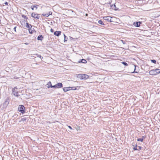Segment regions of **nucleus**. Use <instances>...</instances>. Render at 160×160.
<instances>
[{
    "label": "nucleus",
    "mask_w": 160,
    "mask_h": 160,
    "mask_svg": "<svg viewBox=\"0 0 160 160\" xmlns=\"http://www.w3.org/2000/svg\"><path fill=\"white\" fill-rule=\"evenodd\" d=\"M89 77V76L86 74H78V77L81 79H87Z\"/></svg>",
    "instance_id": "f257e3e1"
},
{
    "label": "nucleus",
    "mask_w": 160,
    "mask_h": 160,
    "mask_svg": "<svg viewBox=\"0 0 160 160\" xmlns=\"http://www.w3.org/2000/svg\"><path fill=\"white\" fill-rule=\"evenodd\" d=\"M25 108L23 105H19L18 109V111L22 113L25 112Z\"/></svg>",
    "instance_id": "f03ea898"
},
{
    "label": "nucleus",
    "mask_w": 160,
    "mask_h": 160,
    "mask_svg": "<svg viewBox=\"0 0 160 160\" xmlns=\"http://www.w3.org/2000/svg\"><path fill=\"white\" fill-rule=\"evenodd\" d=\"M62 84L61 83L59 82L53 86L51 85V88H62Z\"/></svg>",
    "instance_id": "7ed1b4c3"
},
{
    "label": "nucleus",
    "mask_w": 160,
    "mask_h": 160,
    "mask_svg": "<svg viewBox=\"0 0 160 160\" xmlns=\"http://www.w3.org/2000/svg\"><path fill=\"white\" fill-rule=\"evenodd\" d=\"M17 89V88L15 87L14 88L12 89V93L13 95L15 97H18L19 95L18 94V91L16 90L15 89Z\"/></svg>",
    "instance_id": "20e7f679"
},
{
    "label": "nucleus",
    "mask_w": 160,
    "mask_h": 160,
    "mask_svg": "<svg viewBox=\"0 0 160 160\" xmlns=\"http://www.w3.org/2000/svg\"><path fill=\"white\" fill-rule=\"evenodd\" d=\"M31 16L33 18H36L37 19H39L40 18L39 14H36L35 12H32V13Z\"/></svg>",
    "instance_id": "39448f33"
},
{
    "label": "nucleus",
    "mask_w": 160,
    "mask_h": 160,
    "mask_svg": "<svg viewBox=\"0 0 160 160\" xmlns=\"http://www.w3.org/2000/svg\"><path fill=\"white\" fill-rule=\"evenodd\" d=\"M149 74L151 75H155L157 74V72L155 69H153L149 71Z\"/></svg>",
    "instance_id": "423d86ee"
},
{
    "label": "nucleus",
    "mask_w": 160,
    "mask_h": 160,
    "mask_svg": "<svg viewBox=\"0 0 160 160\" xmlns=\"http://www.w3.org/2000/svg\"><path fill=\"white\" fill-rule=\"evenodd\" d=\"M111 18H112V17H111L109 16H106V17H103V18L104 20H107L108 21L110 22H111L112 21L111 20Z\"/></svg>",
    "instance_id": "0eeeda50"
},
{
    "label": "nucleus",
    "mask_w": 160,
    "mask_h": 160,
    "mask_svg": "<svg viewBox=\"0 0 160 160\" xmlns=\"http://www.w3.org/2000/svg\"><path fill=\"white\" fill-rule=\"evenodd\" d=\"M52 12L51 11H49L47 13H43L42 15L47 17H48L50 15H52Z\"/></svg>",
    "instance_id": "6e6552de"
},
{
    "label": "nucleus",
    "mask_w": 160,
    "mask_h": 160,
    "mask_svg": "<svg viewBox=\"0 0 160 160\" xmlns=\"http://www.w3.org/2000/svg\"><path fill=\"white\" fill-rule=\"evenodd\" d=\"M28 118L26 117H23L21 119V120L19 121L20 122H24L26 121L27 120V122L28 121Z\"/></svg>",
    "instance_id": "1a4fd4ad"
},
{
    "label": "nucleus",
    "mask_w": 160,
    "mask_h": 160,
    "mask_svg": "<svg viewBox=\"0 0 160 160\" xmlns=\"http://www.w3.org/2000/svg\"><path fill=\"white\" fill-rule=\"evenodd\" d=\"M71 87H66L63 88V90L64 92H66L68 91L71 90Z\"/></svg>",
    "instance_id": "9d476101"
},
{
    "label": "nucleus",
    "mask_w": 160,
    "mask_h": 160,
    "mask_svg": "<svg viewBox=\"0 0 160 160\" xmlns=\"http://www.w3.org/2000/svg\"><path fill=\"white\" fill-rule=\"evenodd\" d=\"M61 33V32L60 31H57L54 32V34L57 36H59L60 35Z\"/></svg>",
    "instance_id": "9b49d317"
},
{
    "label": "nucleus",
    "mask_w": 160,
    "mask_h": 160,
    "mask_svg": "<svg viewBox=\"0 0 160 160\" xmlns=\"http://www.w3.org/2000/svg\"><path fill=\"white\" fill-rule=\"evenodd\" d=\"M141 23V22H134L133 23V25L136 27H139L140 24Z\"/></svg>",
    "instance_id": "f8f14e48"
},
{
    "label": "nucleus",
    "mask_w": 160,
    "mask_h": 160,
    "mask_svg": "<svg viewBox=\"0 0 160 160\" xmlns=\"http://www.w3.org/2000/svg\"><path fill=\"white\" fill-rule=\"evenodd\" d=\"M43 37L42 36V35H39L37 39L38 40L42 41V39H43Z\"/></svg>",
    "instance_id": "ddd939ff"
},
{
    "label": "nucleus",
    "mask_w": 160,
    "mask_h": 160,
    "mask_svg": "<svg viewBox=\"0 0 160 160\" xmlns=\"http://www.w3.org/2000/svg\"><path fill=\"white\" fill-rule=\"evenodd\" d=\"M26 27L29 29H30L32 28V25L31 24L28 23H26Z\"/></svg>",
    "instance_id": "4468645a"
},
{
    "label": "nucleus",
    "mask_w": 160,
    "mask_h": 160,
    "mask_svg": "<svg viewBox=\"0 0 160 160\" xmlns=\"http://www.w3.org/2000/svg\"><path fill=\"white\" fill-rule=\"evenodd\" d=\"M78 62H82L84 63H86L87 62V61L84 59H82L80 61Z\"/></svg>",
    "instance_id": "2eb2a0df"
},
{
    "label": "nucleus",
    "mask_w": 160,
    "mask_h": 160,
    "mask_svg": "<svg viewBox=\"0 0 160 160\" xmlns=\"http://www.w3.org/2000/svg\"><path fill=\"white\" fill-rule=\"evenodd\" d=\"M142 138H138L137 139L138 141H141V142H142L143 141V138H144L145 137L144 136H143Z\"/></svg>",
    "instance_id": "dca6fc26"
},
{
    "label": "nucleus",
    "mask_w": 160,
    "mask_h": 160,
    "mask_svg": "<svg viewBox=\"0 0 160 160\" xmlns=\"http://www.w3.org/2000/svg\"><path fill=\"white\" fill-rule=\"evenodd\" d=\"M64 42H65L66 41H67L68 40V38L65 36V35L64 34Z\"/></svg>",
    "instance_id": "f3484780"
},
{
    "label": "nucleus",
    "mask_w": 160,
    "mask_h": 160,
    "mask_svg": "<svg viewBox=\"0 0 160 160\" xmlns=\"http://www.w3.org/2000/svg\"><path fill=\"white\" fill-rule=\"evenodd\" d=\"M98 23L100 24L104 25V24L102 22V21L101 20H99L98 21Z\"/></svg>",
    "instance_id": "a211bd4d"
},
{
    "label": "nucleus",
    "mask_w": 160,
    "mask_h": 160,
    "mask_svg": "<svg viewBox=\"0 0 160 160\" xmlns=\"http://www.w3.org/2000/svg\"><path fill=\"white\" fill-rule=\"evenodd\" d=\"M22 17L24 19H28V18L26 16L24 15H22Z\"/></svg>",
    "instance_id": "6ab92c4d"
},
{
    "label": "nucleus",
    "mask_w": 160,
    "mask_h": 160,
    "mask_svg": "<svg viewBox=\"0 0 160 160\" xmlns=\"http://www.w3.org/2000/svg\"><path fill=\"white\" fill-rule=\"evenodd\" d=\"M155 70L156 72H157V74L160 73V69H157Z\"/></svg>",
    "instance_id": "aec40b11"
},
{
    "label": "nucleus",
    "mask_w": 160,
    "mask_h": 160,
    "mask_svg": "<svg viewBox=\"0 0 160 160\" xmlns=\"http://www.w3.org/2000/svg\"><path fill=\"white\" fill-rule=\"evenodd\" d=\"M51 85H52V84L50 82H48V83L47 84V85L48 86V88H49L50 87H51Z\"/></svg>",
    "instance_id": "412c9836"
},
{
    "label": "nucleus",
    "mask_w": 160,
    "mask_h": 160,
    "mask_svg": "<svg viewBox=\"0 0 160 160\" xmlns=\"http://www.w3.org/2000/svg\"><path fill=\"white\" fill-rule=\"evenodd\" d=\"M33 32H34V31L30 29H29V32L31 34H32L33 33Z\"/></svg>",
    "instance_id": "4be33fe9"
},
{
    "label": "nucleus",
    "mask_w": 160,
    "mask_h": 160,
    "mask_svg": "<svg viewBox=\"0 0 160 160\" xmlns=\"http://www.w3.org/2000/svg\"><path fill=\"white\" fill-rule=\"evenodd\" d=\"M38 56V57H39L40 58V60L41 61L42 60V59L43 58V57H41V56L40 55H37Z\"/></svg>",
    "instance_id": "5701e85b"
},
{
    "label": "nucleus",
    "mask_w": 160,
    "mask_h": 160,
    "mask_svg": "<svg viewBox=\"0 0 160 160\" xmlns=\"http://www.w3.org/2000/svg\"><path fill=\"white\" fill-rule=\"evenodd\" d=\"M151 61L152 62L154 63H156V61L155 60H151Z\"/></svg>",
    "instance_id": "b1692460"
},
{
    "label": "nucleus",
    "mask_w": 160,
    "mask_h": 160,
    "mask_svg": "<svg viewBox=\"0 0 160 160\" xmlns=\"http://www.w3.org/2000/svg\"><path fill=\"white\" fill-rule=\"evenodd\" d=\"M122 63L125 66H128V64L126 62H122Z\"/></svg>",
    "instance_id": "393cba45"
},
{
    "label": "nucleus",
    "mask_w": 160,
    "mask_h": 160,
    "mask_svg": "<svg viewBox=\"0 0 160 160\" xmlns=\"http://www.w3.org/2000/svg\"><path fill=\"white\" fill-rule=\"evenodd\" d=\"M137 145H136V146L135 147L133 148V149L135 150H138V149H137Z\"/></svg>",
    "instance_id": "a878e982"
},
{
    "label": "nucleus",
    "mask_w": 160,
    "mask_h": 160,
    "mask_svg": "<svg viewBox=\"0 0 160 160\" xmlns=\"http://www.w3.org/2000/svg\"><path fill=\"white\" fill-rule=\"evenodd\" d=\"M133 67H134V71L133 72H132V73H133V72H136V73H137V72H135V69H136V66L135 65H134Z\"/></svg>",
    "instance_id": "bb28decb"
},
{
    "label": "nucleus",
    "mask_w": 160,
    "mask_h": 160,
    "mask_svg": "<svg viewBox=\"0 0 160 160\" xmlns=\"http://www.w3.org/2000/svg\"><path fill=\"white\" fill-rule=\"evenodd\" d=\"M38 6V5H34V8H35L36 9H37L38 8H37V6Z\"/></svg>",
    "instance_id": "cd10ccee"
},
{
    "label": "nucleus",
    "mask_w": 160,
    "mask_h": 160,
    "mask_svg": "<svg viewBox=\"0 0 160 160\" xmlns=\"http://www.w3.org/2000/svg\"><path fill=\"white\" fill-rule=\"evenodd\" d=\"M31 9H32V10H34V5H32L31 6Z\"/></svg>",
    "instance_id": "c85d7f7f"
},
{
    "label": "nucleus",
    "mask_w": 160,
    "mask_h": 160,
    "mask_svg": "<svg viewBox=\"0 0 160 160\" xmlns=\"http://www.w3.org/2000/svg\"><path fill=\"white\" fill-rule=\"evenodd\" d=\"M73 88L72 87H71V90H75L76 89V88Z\"/></svg>",
    "instance_id": "c756f323"
},
{
    "label": "nucleus",
    "mask_w": 160,
    "mask_h": 160,
    "mask_svg": "<svg viewBox=\"0 0 160 160\" xmlns=\"http://www.w3.org/2000/svg\"><path fill=\"white\" fill-rule=\"evenodd\" d=\"M17 28V27H15L14 28V31H15V32H16V28Z\"/></svg>",
    "instance_id": "7c9ffc66"
},
{
    "label": "nucleus",
    "mask_w": 160,
    "mask_h": 160,
    "mask_svg": "<svg viewBox=\"0 0 160 160\" xmlns=\"http://www.w3.org/2000/svg\"><path fill=\"white\" fill-rule=\"evenodd\" d=\"M50 31L52 32H54V31L53 30V29H51V30H50Z\"/></svg>",
    "instance_id": "2f4dec72"
},
{
    "label": "nucleus",
    "mask_w": 160,
    "mask_h": 160,
    "mask_svg": "<svg viewBox=\"0 0 160 160\" xmlns=\"http://www.w3.org/2000/svg\"><path fill=\"white\" fill-rule=\"evenodd\" d=\"M6 5H8V2H5V3H4Z\"/></svg>",
    "instance_id": "473e14b6"
},
{
    "label": "nucleus",
    "mask_w": 160,
    "mask_h": 160,
    "mask_svg": "<svg viewBox=\"0 0 160 160\" xmlns=\"http://www.w3.org/2000/svg\"><path fill=\"white\" fill-rule=\"evenodd\" d=\"M138 150H140L141 148V147L140 146H138Z\"/></svg>",
    "instance_id": "72a5a7b5"
},
{
    "label": "nucleus",
    "mask_w": 160,
    "mask_h": 160,
    "mask_svg": "<svg viewBox=\"0 0 160 160\" xmlns=\"http://www.w3.org/2000/svg\"><path fill=\"white\" fill-rule=\"evenodd\" d=\"M121 41L123 44H125V42L121 40Z\"/></svg>",
    "instance_id": "f704fd0d"
},
{
    "label": "nucleus",
    "mask_w": 160,
    "mask_h": 160,
    "mask_svg": "<svg viewBox=\"0 0 160 160\" xmlns=\"http://www.w3.org/2000/svg\"><path fill=\"white\" fill-rule=\"evenodd\" d=\"M112 8L113 9L114 8H115V5H114V6H112Z\"/></svg>",
    "instance_id": "c9c22d12"
},
{
    "label": "nucleus",
    "mask_w": 160,
    "mask_h": 160,
    "mask_svg": "<svg viewBox=\"0 0 160 160\" xmlns=\"http://www.w3.org/2000/svg\"><path fill=\"white\" fill-rule=\"evenodd\" d=\"M68 127L70 129H72V128L71 126H68Z\"/></svg>",
    "instance_id": "e433bc0d"
},
{
    "label": "nucleus",
    "mask_w": 160,
    "mask_h": 160,
    "mask_svg": "<svg viewBox=\"0 0 160 160\" xmlns=\"http://www.w3.org/2000/svg\"><path fill=\"white\" fill-rule=\"evenodd\" d=\"M25 44H26V45H28V43H25Z\"/></svg>",
    "instance_id": "4c0bfd02"
},
{
    "label": "nucleus",
    "mask_w": 160,
    "mask_h": 160,
    "mask_svg": "<svg viewBox=\"0 0 160 160\" xmlns=\"http://www.w3.org/2000/svg\"><path fill=\"white\" fill-rule=\"evenodd\" d=\"M7 102H8H8L7 101H5V103H7Z\"/></svg>",
    "instance_id": "58836bf2"
},
{
    "label": "nucleus",
    "mask_w": 160,
    "mask_h": 160,
    "mask_svg": "<svg viewBox=\"0 0 160 160\" xmlns=\"http://www.w3.org/2000/svg\"><path fill=\"white\" fill-rule=\"evenodd\" d=\"M87 15H88V14H86V16H87Z\"/></svg>",
    "instance_id": "ea45409f"
},
{
    "label": "nucleus",
    "mask_w": 160,
    "mask_h": 160,
    "mask_svg": "<svg viewBox=\"0 0 160 160\" xmlns=\"http://www.w3.org/2000/svg\"><path fill=\"white\" fill-rule=\"evenodd\" d=\"M82 160H84V159H82Z\"/></svg>",
    "instance_id": "a19ab883"
}]
</instances>
